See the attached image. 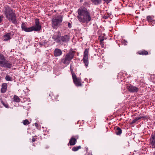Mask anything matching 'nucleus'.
I'll list each match as a JSON object with an SVG mask.
<instances>
[{
  "label": "nucleus",
  "mask_w": 155,
  "mask_h": 155,
  "mask_svg": "<svg viewBox=\"0 0 155 155\" xmlns=\"http://www.w3.org/2000/svg\"><path fill=\"white\" fill-rule=\"evenodd\" d=\"M78 18L80 22L87 23L91 20L90 14L84 7H81L78 10Z\"/></svg>",
  "instance_id": "obj_1"
},
{
  "label": "nucleus",
  "mask_w": 155,
  "mask_h": 155,
  "mask_svg": "<svg viewBox=\"0 0 155 155\" xmlns=\"http://www.w3.org/2000/svg\"><path fill=\"white\" fill-rule=\"evenodd\" d=\"M3 12L8 20H10L14 24L17 23L15 15L10 7L8 6H5Z\"/></svg>",
  "instance_id": "obj_2"
},
{
  "label": "nucleus",
  "mask_w": 155,
  "mask_h": 155,
  "mask_svg": "<svg viewBox=\"0 0 155 155\" xmlns=\"http://www.w3.org/2000/svg\"><path fill=\"white\" fill-rule=\"evenodd\" d=\"M74 54L72 52H70L67 54L65 57L61 59V62L67 65H68L70 62V61L73 58Z\"/></svg>",
  "instance_id": "obj_3"
},
{
  "label": "nucleus",
  "mask_w": 155,
  "mask_h": 155,
  "mask_svg": "<svg viewBox=\"0 0 155 155\" xmlns=\"http://www.w3.org/2000/svg\"><path fill=\"white\" fill-rule=\"evenodd\" d=\"M62 21V18L60 16L54 18L52 20V26L55 28L59 26Z\"/></svg>",
  "instance_id": "obj_4"
},
{
  "label": "nucleus",
  "mask_w": 155,
  "mask_h": 155,
  "mask_svg": "<svg viewBox=\"0 0 155 155\" xmlns=\"http://www.w3.org/2000/svg\"><path fill=\"white\" fill-rule=\"evenodd\" d=\"M89 49H86L84 52L83 61L86 67H87L88 64V53Z\"/></svg>",
  "instance_id": "obj_5"
},
{
  "label": "nucleus",
  "mask_w": 155,
  "mask_h": 155,
  "mask_svg": "<svg viewBox=\"0 0 155 155\" xmlns=\"http://www.w3.org/2000/svg\"><path fill=\"white\" fill-rule=\"evenodd\" d=\"M72 75L73 81L75 85L77 86H81V78H77L74 73H72Z\"/></svg>",
  "instance_id": "obj_6"
},
{
  "label": "nucleus",
  "mask_w": 155,
  "mask_h": 155,
  "mask_svg": "<svg viewBox=\"0 0 155 155\" xmlns=\"http://www.w3.org/2000/svg\"><path fill=\"white\" fill-rule=\"evenodd\" d=\"M127 87L128 91L131 93H137L139 91L138 87L131 84L127 85Z\"/></svg>",
  "instance_id": "obj_7"
},
{
  "label": "nucleus",
  "mask_w": 155,
  "mask_h": 155,
  "mask_svg": "<svg viewBox=\"0 0 155 155\" xmlns=\"http://www.w3.org/2000/svg\"><path fill=\"white\" fill-rule=\"evenodd\" d=\"M31 28V29H41V26L38 19L36 18L35 19V25Z\"/></svg>",
  "instance_id": "obj_8"
},
{
  "label": "nucleus",
  "mask_w": 155,
  "mask_h": 155,
  "mask_svg": "<svg viewBox=\"0 0 155 155\" xmlns=\"http://www.w3.org/2000/svg\"><path fill=\"white\" fill-rule=\"evenodd\" d=\"M150 144L152 147L155 148V135H152L150 138Z\"/></svg>",
  "instance_id": "obj_9"
},
{
  "label": "nucleus",
  "mask_w": 155,
  "mask_h": 155,
  "mask_svg": "<svg viewBox=\"0 0 155 155\" xmlns=\"http://www.w3.org/2000/svg\"><path fill=\"white\" fill-rule=\"evenodd\" d=\"M62 54V52L60 49L56 48L54 51V55L55 57L60 56Z\"/></svg>",
  "instance_id": "obj_10"
},
{
  "label": "nucleus",
  "mask_w": 155,
  "mask_h": 155,
  "mask_svg": "<svg viewBox=\"0 0 155 155\" xmlns=\"http://www.w3.org/2000/svg\"><path fill=\"white\" fill-rule=\"evenodd\" d=\"M7 84L5 83H3L2 84V88L1 89V91L2 93L5 92L7 90Z\"/></svg>",
  "instance_id": "obj_11"
},
{
  "label": "nucleus",
  "mask_w": 155,
  "mask_h": 155,
  "mask_svg": "<svg viewBox=\"0 0 155 155\" xmlns=\"http://www.w3.org/2000/svg\"><path fill=\"white\" fill-rule=\"evenodd\" d=\"M11 33H8L5 35L4 36V41H6L10 40L11 39Z\"/></svg>",
  "instance_id": "obj_12"
},
{
  "label": "nucleus",
  "mask_w": 155,
  "mask_h": 155,
  "mask_svg": "<svg viewBox=\"0 0 155 155\" xmlns=\"http://www.w3.org/2000/svg\"><path fill=\"white\" fill-rule=\"evenodd\" d=\"M5 61V60L3 56L0 54V66L2 67Z\"/></svg>",
  "instance_id": "obj_13"
},
{
  "label": "nucleus",
  "mask_w": 155,
  "mask_h": 155,
  "mask_svg": "<svg viewBox=\"0 0 155 155\" xmlns=\"http://www.w3.org/2000/svg\"><path fill=\"white\" fill-rule=\"evenodd\" d=\"M69 37L67 35H64V36H62L61 38V40L62 41L66 42L69 40Z\"/></svg>",
  "instance_id": "obj_14"
},
{
  "label": "nucleus",
  "mask_w": 155,
  "mask_h": 155,
  "mask_svg": "<svg viewBox=\"0 0 155 155\" xmlns=\"http://www.w3.org/2000/svg\"><path fill=\"white\" fill-rule=\"evenodd\" d=\"M91 2L94 5H98L100 4L102 2L101 0H91Z\"/></svg>",
  "instance_id": "obj_15"
},
{
  "label": "nucleus",
  "mask_w": 155,
  "mask_h": 155,
  "mask_svg": "<svg viewBox=\"0 0 155 155\" xmlns=\"http://www.w3.org/2000/svg\"><path fill=\"white\" fill-rule=\"evenodd\" d=\"M76 139L75 138L72 137L69 141V143L71 145H74L76 143Z\"/></svg>",
  "instance_id": "obj_16"
},
{
  "label": "nucleus",
  "mask_w": 155,
  "mask_h": 155,
  "mask_svg": "<svg viewBox=\"0 0 155 155\" xmlns=\"http://www.w3.org/2000/svg\"><path fill=\"white\" fill-rule=\"evenodd\" d=\"M122 132V130L120 127H117L116 128L115 130V133L117 135H120L121 134Z\"/></svg>",
  "instance_id": "obj_17"
},
{
  "label": "nucleus",
  "mask_w": 155,
  "mask_h": 155,
  "mask_svg": "<svg viewBox=\"0 0 155 155\" xmlns=\"http://www.w3.org/2000/svg\"><path fill=\"white\" fill-rule=\"evenodd\" d=\"M11 66L12 65L10 63L5 61L3 64L2 65V67L10 68Z\"/></svg>",
  "instance_id": "obj_18"
},
{
  "label": "nucleus",
  "mask_w": 155,
  "mask_h": 155,
  "mask_svg": "<svg viewBox=\"0 0 155 155\" xmlns=\"http://www.w3.org/2000/svg\"><path fill=\"white\" fill-rule=\"evenodd\" d=\"M27 24L26 23H22L21 25L22 29H31V27H27Z\"/></svg>",
  "instance_id": "obj_19"
},
{
  "label": "nucleus",
  "mask_w": 155,
  "mask_h": 155,
  "mask_svg": "<svg viewBox=\"0 0 155 155\" xmlns=\"http://www.w3.org/2000/svg\"><path fill=\"white\" fill-rule=\"evenodd\" d=\"M137 53L141 55H147L148 54V52L146 51H140L138 52Z\"/></svg>",
  "instance_id": "obj_20"
},
{
  "label": "nucleus",
  "mask_w": 155,
  "mask_h": 155,
  "mask_svg": "<svg viewBox=\"0 0 155 155\" xmlns=\"http://www.w3.org/2000/svg\"><path fill=\"white\" fill-rule=\"evenodd\" d=\"M147 20L150 24L154 19L151 16H149L147 17Z\"/></svg>",
  "instance_id": "obj_21"
},
{
  "label": "nucleus",
  "mask_w": 155,
  "mask_h": 155,
  "mask_svg": "<svg viewBox=\"0 0 155 155\" xmlns=\"http://www.w3.org/2000/svg\"><path fill=\"white\" fill-rule=\"evenodd\" d=\"M81 148V146H78L73 147L72 148V150L74 151H78L79 149H80Z\"/></svg>",
  "instance_id": "obj_22"
},
{
  "label": "nucleus",
  "mask_w": 155,
  "mask_h": 155,
  "mask_svg": "<svg viewBox=\"0 0 155 155\" xmlns=\"http://www.w3.org/2000/svg\"><path fill=\"white\" fill-rule=\"evenodd\" d=\"M2 104L3 105V106L6 108H9L8 105L6 102H4L2 101H1Z\"/></svg>",
  "instance_id": "obj_23"
},
{
  "label": "nucleus",
  "mask_w": 155,
  "mask_h": 155,
  "mask_svg": "<svg viewBox=\"0 0 155 155\" xmlns=\"http://www.w3.org/2000/svg\"><path fill=\"white\" fill-rule=\"evenodd\" d=\"M14 101L15 102H19L20 101V99L18 96H15L14 97Z\"/></svg>",
  "instance_id": "obj_24"
},
{
  "label": "nucleus",
  "mask_w": 155,
  "mask_h": 155,
  "mask_svg": "<svg viewBox=\"0 0 155 155\" xmlns=\"http://www.w3.org/2000/svg\"><path fill=\"white\" fill-rule=\"evenodd\" d=\"M99 40L101 43H102V41H103L104 39V36H100L99 37Z\"/></svg>",
  "instance_id": "obj_25"
},
{
  "label": "nucleus",
  "mask_w": 155,
  "mask_h": 155,
  "mask_svg": "<svg viewBox=\"0 0 155 155\" xmlns=\"http://www.w3.org/2000/svg\"><path fill=\"white\" fill-rule=\"evenodd\" d=\"M5 79L6 80V81H12V78L8 76V75H7L5 77Z\"/></svg>",
  "instance_id": "obj_26"
},
{
  "label": "nucleus",
  "mask_w": 155,
  "mask_h": 155,
  "mask_svg": "<svg viewBox=\"0 0 155 155\" xmlns=\"http://www.w3.org/2000/svg\"><path fill=\"white\" fill-rule=\"evenodd\" d=\"M23 123L24 125H27L29 124V122L26 119L24 121Z\"/></svg>",
  "instance_id": "obj_27"
},
{
  "label": "nucleus",
  "mask_w": 155,
  "mask_h": 155,
  "mask_svg": "<svg viewBox=\"0 0 155 155\" xmlns=\"http://www.w3.org/2000/svg\"><path fill=\"white\" fill-rule=\"evenodd\" d=\"M141 118L140 117H137L132 122V123H134L137 121L138 120Z\"/></svg>",
  "instance_id": "obj_28"
},
{
  "label": "nucleus",
  "mask_w": 155,
  "mask_h": 155,
  "mask_svg": "<svg viewBox=\"0 0 155 155\" xmlns=\"http://www.w3.org/2000/svg\"><path fill=\"white\" fill-rule=\"evenodd\" d=\"M33 30H24L25 31L27 32H30L32 31ZM36 31H37L38 30H34Z\"/></svg>",
  "instance_id": "obj_29"
},
{
  "label": "nucleus",
  "mask_w": 155,
  "mask_h": 155,
  "mask_svg": "<svg viewBox=\"0 0 155 155\" xmlns=\"http://www.w3.org/2000/svg\"><path fill=\"white\" fill-rule=\"evenodd\" d=\"M73 68V64L72 63H71V65H70V69H71V73L72 74V73H73V72H72V68Z\"/></svg>",
  "instance_id": "obj_30"
},
{
  "label": "nucleus",
  "mask_w": 155,
  "mask_h": 155,
  "mask_svg": "<svg viewBox=\"0 0 155 155\" xmlns=\"http://www.w3.org/2000/svg\"><path fill=\"white\" fill-rule=\"evenodd\" d=\"M37 138V136H35V137H33L32 138V142H35V141Z\"/></svg>",
  "instance_id": "obj_31"
},
{
  "label": "nucleus",
  "mask_w": 155,
  "mask_h": 155,
  "mask_svg": "<svg viewBox=\"0 0 155 155\" xmlns=\"http://www.w3.org/2000/svg\"><path fill=\"white\" fill-rule=\"evenodd\" d=\"M127 41L125 40H124L122 41L123 44L124 45H127Z\"/></svg>",
  "instance_id": "obj_32"
},
{
  "label": "nucleus",
  "mask_w": 155,
  "mask_h": 155,
  "mask_svg": "<svg viewBox=\"0 0 155 155\" xmlns=\"http://www.w3.org/2000/svg\"><path fill=\"white\" fill-rule=\"evenodd\" d=\"M86 151L87 152V153L85 154V155H92L91 153L90 152H87V149Z\"/></svg>",
  "instance_id": "obj_33"
},
{
  "label": "nucleus",
  "mask_w": 155,
  "mask_h": 155,
  "mask_svg": "<svg viewBox=\"0 0 155 155\" xmlns=\"http://www.w3.org/2000/svg\"><path fill=\"white\" fill-rule=\"evenodd\" d=\"M150 24H151L153 26L155 24V20H153L152 22H151Z\"/></svg>",
  "instance_id": "obj_34"
},
{
  "label": "nucleus",
  "mask_w": 155,
  "mask_h": 155,
  "mask_svg": "<svg viewBox=\"0 0 155 155\" xmlns=\"http://www.w3.org/2000/svg\"><path fill=\"white\" fill-rule=\"evenodd\" d=\"M3 18V15L0 16V23H1L2 21Z\"/></svg>",
  "instance_id": "obj_35"
},
{
  "label": "nucleus",
  "mask_w": 155,
  "mask_h": 155,
  "mask_svg": "<svg viewBox=\"0 0 155 155\" xmlns=\"http://www.w3.org/2000/svg\"><path fill=\"white\" fill-rule=\"evenodd\" d=\"M103 0L107 3H109L110 1H111V0Z\"/></svg>",
  "instance_id": "obj_36"
},
{
  "label": "nucleus",
  "mask_w": 155,
  "mask_h": 155,
  "mask_svg": "<svg viewBox=\"0 0 155 155\" xmlns=\"http://www.w3.org/2000/svg\"><path fill=\"white\" fill-rule=\"evenodd\" d=\"M109 16L107 15H104L103 17V18L105 19H107L108 17Z\"/></svg>",
  "instance_id": "obj_37"
},
{
  "label": "nucleus",
  "mask_w": 155,
  "mask_h": 155,
  "mask_svg": "<svg viewBox=\"0 0 155 155\" xmlns=\"http://www.w3.org/2000/svg\"><path fill=\"white\" fill-rule=\"evenodd\" d=\"M68 25L69 28H71V26L70 23L68 22Z\"/></svg>",
  "instance_id": "obj_38"
},
{
  "label": "nucleus",
  "mask_w": 155,
  "mask_h": 155,
  "mask_svg": "<svg viewBox=\"0 0 155 155\" xmlns=\"http://www.w3.org/2000/svg\"><path fill=\"white\" fill-rule=\"evenodd\" d=\"M35 125L36 126V127L37 128H38V124L37 123H35Z\"/></svg>",
  "instance_id": "obj_39"
},
{
  "label": "nucleus",
  "mask_w": 155,
  "mask_h": 155,
  "mask_svg": "<svg viewBox=\"0 0 155 155\" xmlns=\"http://www.w3.org/2000/svg\"><path fill=\"white\" fill-rule=\"evenodd\" d=\"M56 41L58 42L59 43L60 41V40H59L58 39H57L56 40Z\"/></svg>",
  "instance_id": "obj_40"
},
{
  "label": "nucleus",
  "mask_w": 155,
  "mask_h": 155,
  "mask_svg": "<svg viewBox=\"0 0 155 155\" xmlns=\"http://www.w3.org/2000/svg\"><path fill=\"white\" fill-rule=\"evenodd\" d=\"M100 44H101V45H104V44H103V42L102 41V43H101V42H100Z\"/></svg>",
  "instance_id": "obj_41"
},
{
  "label": "nucleus",
  "mask_w": 155,
  "mask_h": 155,
  "mask_svg": "<svg viewBox=\"0 0 155 155\" xmlns=\"http://www.w3.org/2000/svg\"><path fill=\"white\" fill-rule=\"evenodd\" d=\"M83 0H80V2H83Z\"/></svg>",
  "instance_id": "obj_42"
},
{
  "label": "nucleus",
  "mask_w": 155,
  "mask_h": 155,
  "mask_svg": "<svg viewBox=\"0 0 155 155\" xmlns=\"http://www.w3.org/2000/svg\"><path fill=\"white\" fill-rule=\"evenodd\" d=\"M76 138H78V136H76Z\"/></svg>",
  "instance_id": "obj_43"
}]
</instances>
